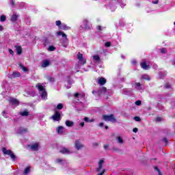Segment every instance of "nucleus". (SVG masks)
<instances>
[{"label": "nucleus", "instance_id": "16", "mask_svg": "<svg viewBox=\"0 0 175 175\" xmlns=\"http://www.w3.org/2000/svg\"><path fill=\"white\" fill-rule=\"evenodd\" d=\"M98 83L100 85H105L106 84V79L103 77L98 78Z\"/></svg>", "mask_w": 175, "mask_h": 175}, {"label": "nucleus", "instance_id": "63", "mask_svg": "<svg viewBox=\"0 0 175 175\" xmlns=\"http://www.w3.org/2000/svg\"><path fill=\"white\" fill-rule=\"evenodd\" d=\"M172 65H174V66H175V60H173V62H172Z\"/></svg>", "mask_w": 175, "mask_h": 175}, {"label": "nucleus", "instance_id": "53", "mask_svg": "<svg viewBox=\"0 0 175 175\" xmlns=\"http://www.w3.org/2000/svg\"><path fill=\"white\" fill-rule=\"evenodd\" d=\"M97 29H98V31H102V27L101 26H98Z\"/></svg>", "mask_w": 175, "mask_h": 175}, {"label": "nucleus", "instance_id": "50", "mask_svg": "<svg viewBox=\"0 0 175 175\" xmlns=\"http://www.w3.org/2000/svg\"><path fill=\"white\" fill-rule=\"evenodd\" d=\"M163 142L165 143V144H167V139L163 138Z\"/></svg>", "mask_w": 175, "mask_h": 175}, {"label": "nucleus", "instance_id": "11", "mask_svg": "<svg viewBox=\"0 0 175 175\" xmlns=\"http://www.w3.org/2000/svg\"><path fill=\"white\" fill-rule=\"evenodd\" d=\"M82 29H91V25H90V23L87 20H83V25H81Z\"/></svg>", "mask_w": 175, "mask_h": 175}, {"label": "nucleus", "instance_id": "59", "mask_svg": "<svg viewBox=\"0 0 175 175\" xmlns=\"http://www.w3.org/2000/svg\"><path fill=\"white\" fill-rule=\"evenodd\" d=\"M0 31H3V26H0Z\"/></svg>", "mask_w": 175, "mask_h": 175}, {"label": "nucleus", "instance_id": "20", "mask_svg": "<svg viewBox=\"0 0 175 175\" xmlns=\"http://www.w3.org/2000/svg\"><path fill=\"white\" fill-rule=\"evenodd\" d=\"M116 140H117V143H118V144H124V139L121 136L116 137Z\"/></svg>", "mask_w": 175, "mask_h": 175}, {"label": "nucleus", "instance_id": "44", "mask_svg": "<svg viewBox=\"0 0 175 175\" xmlns=\"http://www.w3.org/2000/svg\"><path fill=\"white\" fill-rule=\"evenodd\" d=\"M159 2V0H156V1H152V3H153L154 5H158Z\"/></svg>", "mask_w": 175, "mask_h": 175}, {"label": "nucleus", "instance_id": "9", "mask_svg": "<svg viewBox=\"0 0 175 175\" xmlns=\"http://www.w3.org/2000/svg\"><path fill=\"white\" fill-rule=\"evenodd\" d=\"M107 89L105 87H102L98 92L93 90L92 94H98V95H106Z\"/></svg>", "mask_w": 175, "mask_h": 175}, {"label": "nucleus", "instance_id": "61", "mask_svg": "<svg viewBox=\"0 0 175 175\" xmlns=\"http://www.w3.org/2000/svg\"><path fill=\"white\" fill-rule=\"evenodd\" d=\"M93 146H94V147L98 146V143H94V144H93Z\"/></svg>", "mask_w": 175, "mask_h": 175}, {"label": "nucleus", "instance_id": "54", "mask_svg": "<svg viewBox=\"0 0 175 175\" xmlns=\"http://www.w3.org/2000/svg\"><path fill=\"white\" fill-rule=\"evenodd\" d=\"M165 88H170V84H166V85H165Z\"/></svg>", "mask_w": 175, "mask_h": 175}, {"label": "nucleus", "instance_id": "19", "mask_svg": "<svg viewBox=\"0 0 175 175\" xmlns=\"http://www.w3.org/2000/svg\"><path fill=\"white\" fill-rule=\"evenodd\" d=\"M50 65V61L49 60H44L42 63L41 66L42 68H47V66H49Z\"/></svg>", "mask_w": 175, "mask_h": 175}, {"label": "nucleus", "instance_id": "38", "mask_svg": "<svg viewBox=\"0 0 175 175\" xmlns=\"http://www.w3.org/2000/svg\"><path fill=\"white\" fill-rule=\"evenodd\" d=\"M160 51H161V54H166V52L167 51L166 50V48H163V49H160Z\"/></svg>", "mask_w": 175, "mask_h": 175}, {"label": "nucleus", "instance_id": "30", "mask_svg": "<svg viewBox=\"0 0 175 175\" xmlns=\"http://www.w3.org/2000/svg\"><path fill=\"white\" fill-rule=\"evenodd\" d=\"M28 114H29V113L27 110L21 112V116H22L23 117H27Z\"/></svg>", "mask_w": 175, "mask_h": 175}, {"label": "nucleus", "instance_id": "27", "mask_svg": "<svg viewBox=\"0 0 175 175\" xmlns=\"http://www.w3.org/2000/svg\"><path fill=\"white\" fill-rule=\"evenodd\" d=\"M135 90H142V84H140V83H135Z\"/></svg>", "mask_w": 175, "mask_h": 175}, {"label": "nucleus", "instance_id": "31", "mask_svg": "<svg viewBox=\"0 0 175 175\" xmlns=\"http://www.w3.org/2000/svg\"><path fill=\"white\" fill-rule=\"evenodd\" d=\"M66 88H70L72 87V81L71 80H68L67 81V84L65 85Z\"/></svg>", "mask_w": 175, "mask_h": 175}, {"label": "nucleus", "instance_id": "7", "mask_svg": "<svg viewBox=\"0 0 175 175\" xmlns=\"http://www.w3.org/2000/svg\"><path fill=\"white\" fill-rule=\"evenodd\" d=\"M51 119L54 121H61V120L62 119V117H61V112H59V111H55L53 116H51Z\"/></svg>", "mask_w": 175, "mask_h": 175}, {"label": "nucleus", "instance_id": "26", "mask_svg": "<svg viewBox=\"0 0 175 175\" xmlns=\"http://www.w3.org/2000/svg\"><path fill=\"white\" fill-rule=\"evenodd\" d=\"M27 132V129H24L23 127H21L18 130V133H25Z\"/></svg>", "mask_w": 175, "mask_h": 175}, {"label": "nucleus", "instance_id": "34", "mask_svg": "<svg viewBox=\"0 0 175 175\" xmlns=\"http://www.w3.org/2000/svg\"><path fill=\"white\" fill-rule=\"evenodd\" d=\"M0 21L3 23V21H6V16L5 15H1L0 17Z\"/></svg>", "mask_w": 175, "mask_h": 175}, {"label": "nucleus", "instance_id": "14", "mask_svg": "<svg viewBox=\"0 0 175 175\" xmlns=\"http://www.w3.org/2000/svg\"><path fill=\"white\" fill-rule=\"evenodd\" d=\"M74 98L75 99L76 102H79V100H80V98H84V95L79 94V93H75L74 94Z\"/></svg>", "mask_w": 175, "mask_h": 175}, {"label": "nucleus", "instance_id": "45", "mask_svg": "<svg viewBox=\"0 0 175 175\" xmlns=\"http://www.w3.org/2000/svg\"><path fill=\"white\" fill-rule=\"evenodd\" d=\"M110 46H111V44L110 42H105V47H110Z\"/></svg>", "mask_w": 175, "mask_h": 175}, {"label": "nucleus", "instance_id": "46", "mask_svg": "<svg viewBox=\"0 0 175 175\" xmlns=\"http://www.w3.org/2000/svg\"><path fill=\"white\" fill-rule=\"evenodd\" d=\"M8 51H9L10 54H11V55H14V52L13 51V50L9 49Z\"/></svg>", "mask_w": 175, "mask_h": 175}, {"label": "nucleus", "instance_id": "48", "mask_svg": "<svg viewBox=\"0 0 175 175\" xmlns=\"http://www.w3.org/2000/svg\"><path fill=\"white\" fill-rule=\"evenodd\" d=\"M3 117H5V118H8V115L6 114V112H5V111H3Z\"/></svg>", "mask_w": 175, "mask_h": 175}, {"label": "nucleus", "instance_id": "57", "mask_svg": "<svg viewBox=\"0 0 175 175\" xmlns=\"http://www.w3.org/2000/svg\"><path fill=\"white\" fill-rule=\"evenodd\" d=\"M80 125H81V126H82V127L84 126V122H81V123H80Z\"/></svg>", "mask_w": 175, "mask_h": 175}, {"label": "nucleus", "instance_id": "32", "mask_svg": "<svg viewBox=\"0 0 175 175\" xmlns=\"http://www.w3.org/2000/svg\"><path fill=\"white\" fill-rule=\"evenodd\" d=\"M12 77H20V72H14L12 73Z\"/></svg>", "mask_w": 175, "mask_h": 175}, {"label": "nucleus", "instance_id": "21", "mask_svg": "<svg viewBox=\"0 0 175 175\" xmlns=\"http://www.w3.org/2000/svg\"><path fill=\"white\" fill-rule=\"evenodd\" d=\"M63 29L64 31H68L69 29H70V27L69 26H67L65 24H62L61 26H60V29Z\"/></svg>", "mask_w": 175, "mask_h": 175}, {"label": "nucleus", "instance_id": "18", "mask_svg": "<svg viewBox=\"0 0 175 175\" xmlns=\"http://www.w3.org/2000/svg\"><path fill=\"white\" fill-rule=\"evenodd\" d=\"M59 152L62 154H70V150H69L67 148H62L59 150Z\"/></svg>", "mask_w": 175, "mask_h": 175}, {"label": "nucleus", "instance_id": "36", "mask_svg": "<svg viewBox=\"0 0 175 175\" xmlns=\"http://www.w3.org/2000/svg\"><path fill=\"white\" fill-rule=\"evenodd\" d=\"M142 78L144 80H150V77L147 75H142Z\"/></svg>", "mask_w": 175, "mask_h": 175}, {"label": "nucleus", "instance_id": "62", "mask_svg": "<svg viewBox=\"0 0 175 175\" xmlns=\"http://www.w3.org/2000/svg\"><path fill=\"white\" fill-rule=\"evenodd\" d=\"M44 44L46 46L47 44V41H44Z\"/></svg>", "mask_w": 175, "mask_h": 175}, {"label": "nucleus", "instance_id": "8", "mask_svg": "<svg viewBox=\"0 0 175 175\" xmlns=\"http://www.w3.org/2000/svg\"><path fill=\"white\" fill-rule=\"evenodd\" d=\"M75 147L76 150H77L79 151V150H83V148H84V144H83V143H81V141H80V139H77L75 142Z\"/></svg>", "mask_w": 175, "mask_h": 175}, {"label": "nucleus", "instance_id": "25", "mask_svg": "<svg viewBox=\"0 0 175 175\" xmlns=\"http://www.w3.org/2000/svg\"><path fill=\"white\" fill-rule=\"evenodd\" d=\"M167 75V72L166 71L160 72L159 73V76L160 79H163V77H165V76H166Z\"/></svg>", "mask_w": 175, "mask_h": 175}, {"label": "nucleus", "instance_id": "58", "mask_svg": "<svg viewBox=\"0 0 175 175\" xmlns=\"http://www.w3.org/2000/svg\"><path fill=\"white\" fill-rule=\"evenodd\" d=\"M103 125H104L103 122H101L99 124V126H103Z\"/></svg>", "mask_w": 175, "mask_h": 175}, {"label": "nucleus", "instance_id": "52", "mask_svg": "<svg viewBox=\"0 0 175 175\" xmlns=\"http://www.w3.org/2000/svg\"><path fill=\"white\" fill-rule=\"evenodd\" d=\"M10 3L12 6H14V0H11L10 1Z\"/></svg>", "mask_w": 175, "mask_h": 175}, {"label": "nucleus", "instance_id": "4", "mask_svg": "<svg viewBox=\"0 0 175 175\" xmlns=\"http://www.w3.org/2000/svg\"><path fill=\"white\" fill-rule=\"evenodd\" d=\"M103 163H105V161L103 159L99 161L98 167L96 169V172L98 173V175H103L105 174V172H106V170L103 169Z\"/></svg>", "mask_w": 175, "mask_h": 175}, {"label": "nucleus", "instance_id": "15", "mask_svg": "<svg viewBox=\"0 0 175 175\" xmlns=\"http://www.w3.org/2000/svg\"><path fill=\"white\" fill-rule=\"evenodd\" d=\"M15 49H16V53L18 54V55H21L22 53H23V48L21 47V46H15Z\"/></svg>", "mask_w": 175, "mask_h": 175}, {"label": "nucleus", "instance_id": "49", "mask_svg": "<svg viewBox=\"0 0 175 175\" xmlns=\"http://www.w3.org/2000/svg\"><path fill=\"white\" fill-rule=\"evenodd\" d=\"M137 131H138L137 128H134L133 129V132H134V133H137Z\"/></svg>", "mask_w": 175, "mask_h": 175}, {"label": "nucleus", "instance_id": "35", "mask_svg": "<svg viewBox=\"0 0 175 175\" xmlns=\"http://www.w3.org/2000/svg\"><path fill=\"white\" fill-rule=\"evenodd\" d=\"M154 170L158 172V175H162V173H161V170H159V168L158 167H154Z\"/></svg>", "mask_w": 175, "mask_h": 175}, {"label": "nucleus", "instance_id": "5", "mask_svg": "<svg viewBox=\"0 0 175 175\" xmlns=\"http://www.w3.org/2000/svg\"><path fill=\"white\" fill-rule=\"evenodd\" d=\"M2 152L4 155H10L12 161H16V155H14V153H13V151L11 150H8L6 148H3Z\"/></svg>", "mask_w": 175, "mask_h": 175}, {"label": "nucleus", "instance_id": "10", "mask_svg": "<svg viewBox=\"0 0 175 175\" xmlns=\"http://www.w3.org/2000/svg\"><path fill=\"white\" fill-rule=\"evenodd\" d=\"M8 102L10 105H11L12 106L16 107V106H18V105H20V102H18V100L12 97H10L8 98Z\"/></svg>", "mask_w": 175, "mask_h": 175}, {"label": "nucleus", "instance_id": "43", "mask_svg": "<svg viewBox=\"0 0 175 175\" xmlns=\"http://www.w3.org/2000/svg\"><path fill=\"white\" fill-rule=\"evenodd\" d=\"M135 105H136L137 106H140V105H142V101H140V100H137V101L135 102Z\"/></svg>", "mask_w": 175, "mask_h": 175}, {"label": "nucleus", "instance_id": "29", "mask_svg": "<svg viewBox=\"0 0 175 175\" xmlns=\"http://www.w3.org/2000/svg\"><path fill=\"white\" fill-rule=\"evenodd\" d=\"M56 163H59L60 165H62V163H65V160L62 159H57L55 161Z\"/></svg>", "mask_w": 175, "mask_h": 175}, {"label": "nucleus", "instance_id": "40", "mask_svg": "<svg viewBox=\"0 0 175 175\" xmlns=\"http://www.w3.org/2000/svg\"><path fill=\"white\" fill-rule=\"evenodd\" d=\"M21 68L23 72H28V69L27 68V67H25L24 66L21 65Z\"/></svg>", "mask_w": 175, "mask_h": 175}, {"label": "nucleus", "instance_id": "1", "mask_svg": "<svg viewBox=\"0 0 175 175\" xmlns=\"http://www.w3.org/2000/svg\"><path fill=\"white\" fill-rule=\"evenodd\" d=\"M36 87L38 88L42 99H47V92L46 91V89H44V87L40 83H38Z\"/></svg>", "mask_w": 175, "mask_h": 175}, {"label": "nucleus", "instance_id": "23", "mask_svg": "<svg viewBox=\"0 0 175 175\" xmlns=\"http://www.w3.org/2000/svg\"><path fill=\"white\" fill-rule=\"evenodd\" d=\"M141 66H142V69L147 70L148 69L149 66L147 65V63H146V62H143L142 63H141Z\"/></svg>", "mask_w": 175, "mask_h": 175}, {"label": "nucleus", "instance_id": "47", "mask_svg": "<svg viewBox=\"0 0 175 175\" xmlns=\"http://www.w3.org/2000/svg\"><path fill=\"white\" fill-rule=\"evenodd\" d=\"M84 121H85V122H90V119H89L88 117H85V118H84Z\"/></svg>", "mask_w": 175, "mask_h": 175}, {"label": "nucleus", "instance_id": "13", "mask_svg": "<svg viewBox=\"0 0 175 175\" xmlns=\"http://www.w3.org/2000/svg\"><path fill=\"white\" fill-rule=\"evenodd\" d=\"M56 131L57 132V133L59 135H62V133H64L65 132V127H64L62 126H59V127H57L56 129Z\"/></svg>", "mask_w": 175, "mask_h": 175}, {"label": "nucleus", "instance_id": "39", "mask_svg": "<svg viewBox=\"0 0 175 175\" xmlns=\"http://www.w3.org/2000/svg\"><path fill=\"white\" fill-rule=\"evenodd\" d=\"M28 173H29V167H27L25 169L24 174L27 175V174H28Z\"/></svg>", "mask_w": 175, "mask_h": 175}, {"label": "nucleus", "instance_id": "41", "mask_svg": "<svg viewBox=\"0 0 175 175\" xmlns=\"http://www.w3.org/2000/svg\"><path fill=\"white\" fill-rule=\"evenodd\" d=\"M48 50L49 51H54V50H55V47H54V46H50Z\"/></svg>", "mask_w": 175, "mask_h": 175}, {"label": "nucleus", "instance_id": "64", "mask_svg": "<svg viewBox=\"0 0 175 175\" xmlns=\"http://www.w3.org/2000/svg\"><path fill=\"white\" fill-rule=\"evenodd\" d=\"M105 129H109V126H105Z\"/></svg>", "mask_w": 175, "mask_h": 175}, {"label": "nucleus", "instance_id": "37", "mask_svg": "<svg viewBox=\"0 0 175 175\" xmlns=\"http://www.w3.org/2000/svg\"><path fill=\"white\" fill-rule=\"evenodd\" d=\"M55 24H56L57 27H59V29H60L61 25H62V23H61V21H57L55 22Z\"/></svg>", "mask_w": 175, "mask_h": 175}, {"label": "nucleus", "instance_id": "33", "mask_svg": "<svg viewBox=\"0 0 175 175\" xmlns=\"http://www.w3.org/2000/svg\"><path fill=\"white\" fill-rule=\"evenodd\" d=\"M57 110H62L64 109V105L62 103H59L57 106Z\"/></svg>", "mask_w": 175, "mask_h": 175}, {"label": "nucleus", "instance_id": "17", "mask_svg": "<svg viewBox=\"0 0 175 175\" xmlns=\"http://www.w3.org/2000/svg\"><path fill=\"white\" fill-rule=\"evenodd\" d=\"M31 150L33 151H38L39 150V144H33L30 146Z\"/></svg>", "mask_w": 175, "mask_h": 175}, {"label": "nucleus", "instance_id": "22", "mask_svg": "<svg viewBox=\"0 0 175 175\" xmlns=\"http://www.w3.org/2000/svg\"><path fill=\"white\" fill-rule=\"evenodd\" d=\"M65 124L66 125V126L72 127L73 126V125H75V122L70 120H66Z\"/></svg>", "mask_w": 175, "mask_h": 175}, {"label": "nucleus", "instance_id": "55", "mask_svg": "<svg viewBox=\"0 0 175 175\" xmlns=\"http://www.w3.org/2000/svg\"><path fill=\"white\" fill-rule=\"evenodd\" d=\"M105 150H107L109 148V145H104Z\"/></svg>", "mask_w": 175, "mask_h": 175}, {"label": "nucleus", "instance_id": "60", "mask_svg": "<svg viewBox=\"0 0 175 175\" xmlns=\"http://www.w3.org/2000/svg\"><path fill=\"white\" fill-rule=\"evenodd\" d=\"M94 121H95V120L92 119V120H89V122H94Z\"/></svg>", "mask_w": 175, "mask_h": 175}, {"label": "nucleus", "instance_id": "12", "mask_svg": "<svg viewBox=\"0 0 175 175\" xmlns=\"http://www.w3.org/2000/svg\"><path fill=\"white\" fill-rule=\"evenodd\" d=\"M77 59H79V62H80V64H81L82 65H84V64H85V62H87V61L85 60V59H84V57H83V54L79 53L77 54Z\"/></svg>", "mask_w": 175, "mask_h": 175}, {"label": "nucleus", "instance_id": "28", "mask_svg": "<svg viewBox=\"0 0 175 175\" xmlns=\"http://www.w3.org/2000/svg\"><path fill=\"white\" fill-rule=\"evenodd\" d=\"M93 59L95 62H99V61H100V57H99V55H96L93 56Z\"/></svg>", "mask_w": 175, "mask_h": 175}, {"label": "nucleus", "instance_id": "2", "mask_svg": "<svg viewBox=\"0 0 175 175\" xmlns=\"http://www.w3.org/2000/svg\"><path fill=\"white\" fill-rule=\"evenodd\" d=\"M57 36H62V42L63 43V46L64 47H66V46L68 45V36H66V34H65V33H64L63 31H59L57 32Z\"/></svg>", "mask_w": 175, "mask_h": 175}, {"label": "nucleus", "instance_id": "56", "mask_svg": "<svg viewBox=\"0 0 175 175\" xmlns=\"http://www.w3.org/2000/svg\"><path fill=\"white\" fill-rule=\"evenodd\" d=\"M132 64H133V65H136V60H133V61L132 62Z\"/></svg>", "mask_w": 175, "mask_h": 175}, {"label": "nucleus", "instance_id": "3", "mask_svg": "<svg viewBox=\"0 0 175 175\" xmlns=\"http://www.w3.org/2000/svg\"><path fill=\"white\" fill-rule=\"evenodd\" d=\"M117 5H118V1L111 0V1H109L108 5H107V8L110 9L111 12H114L117 9Z\"/></svg>", "mask_w": 175, "mask_h": 175}, {"label": "nucleus", "instance_id": "24", "mask_svg": "<svg viewBox=\"0 0 175 175\" xmlns=\"http://www.w3.org/2000/svg\"><path fill=\"white\" fill-rule=\"evenodd\" d=\"M17 18H18V15L17 14H13L11 17V21H17Z\"/></svg>", "mask_w": 175, "mask_h": 175}, {"label": "nucleus", "instance_id": "42", "mask_svg": "<svg viewBox=\"0 0 175 175\" xmlns=\"http://www.w3.org/2000/svg\"><path fill=\"white\" fill-rule=\"evenodd\" d=\"M134 120H135V121H137V122L142 121V119H140V117H139V116L134 117Z\"/></svg>", "mask_w": 175, "mask_h": 175}, {"label": "nucleus", "instance_id": "51", "mask_svg": "<svg viewBox=\"0 0 175 175\" xmlns=\"http://www.w3.org/2000/svg\"><path fill=\"white\" fill-rule=\"evenodd\" d=\"M156 121H157L158 122H159L162 121V118H157Z\"/></svg>", "mask_w": 175, "mask_h": 175}, {"label": "nucleus", "instance_id": "6", "mask_svg": "<svg viewBox=\"0 0 175 175\" xmlns=\"http://www.w3.org/2000/svg\"><path fill=\"white\" fill-rule=\"evenodd\" d=\"M103 119L107 122H117V119L114 117V115H103Z\"/></svg>", "mask_w": 175, "mask_h": 175}]
</instances>
